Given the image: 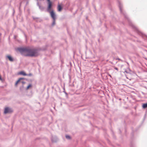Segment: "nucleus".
I'll return each mask as SVG.
<instances>
[{
  "mask_svg": "<svg viewBox=\"0 0 147 147\" xmlns=\"http://www.w3.org/2000/svg\"><path fill=\"white\" fill-rule=\"evenodd\" d=\"M118 3L120 12L122 14L124 15L125 18L128 22L129 25L134 30L137 34L141 36L142 38L144 37V36H146L147 37V36L140 31L131 22L130 20L129 19L126 12L122 9L123 5L121 2L118 0Z\"/></svg>",
  "mask_w": 147,
  "mask_h": 147,
  "instance_id": "obj_1",
  "label": "nucleus"
},
{
  "mask_svg": "<svg viewBox=\"0 0 147 147\" xmlns=\"http://www.w3.org/2000/svg\"><path fill=\"white\" fill-rule=\"evenodd\" d=\"M18 50L20 53L27 52L28 53L25 55L26 56L31 57H36L38 55V50L36 49H31L26 47H20L18 48Z\"/></svg>",
  "mask_w": 147,
  "mask_h": 147,
  "instance_id": "obj_2",
  "label": "nucleus"
},
{
  "mask_svg": "<svg viewBox=\"0 0 147 147\" xmlns=\"http://www.w3.org/2000/svg\"><path fill=\"white\" fill-rule=\"evenodd\" d=\"M13 110L12 108L7 107L5 108L4 113L5 114L7 113H10L13 112Z\"/></svg>",
  "mask_w": 147,
  "mask_h": 147,
  "instance_id": "obj_3",
  "label": "nucleus"
},
{
  "mask_svg": "<svg viewBox=\"0 0 147 147\" xmlns=\"http://www.w3.org/2000/svg\"><path fill=\"white\" fill-rule=\"evenodd\" d=\"M51 8L50 9H49V10H48L47 8V11L48 12L50 13L51 15V16L52 18L53 19V20H55L56 19V16L53 10H52L51 11H50Z\"/></svg>",
  "mask_w": 147,
  "mask_h": 147,
  "instance_id": "obj_4",
  "label": "nucleus"
},
{
  "mask_svg": "<svg viewBox=\"0 0 147 147\" xmlns=\"http://www.w3.org/2000/svg\"><path fill=\"white\" fill-rule=\"evenodd\" d=\"M6 59H8L10 61L12 62L14 61V59L13 57L10 55H7L5 56Z\"/></svg>",
  "mask_w": 147,
  "mask_h": 147,
  "instance_id": "obj_5",
  "label": "nucleus"
},
{
  "mask_svg": "<svg viewBox=\"0 0 147 147\" xmlns=\"http://www.w3.org/2000/svg\"><path fill=\"white\" fill-rule=\"evenodd\" d=\"M51 141L53 142H56L58 140V138L56 136H52L51 138Z\"/></svg>",
  "mask_w": 147,
  "mask_h": 147,
  "instance_id": "obj_6",
  "label": "nucleus"
},
{
  "mask_svg": "<svg viewBox=\"0 0 147 147\" xmlns=\"http://www.w3.org/2000/svg\"><path fill=\"white\" fill-rule=\"evenodd\" d=\"M37 5L39 9L41 11H44V8L43 6H41L39 4L38 2H37Z\"/></svg>",
  "mask_w": 147,
  "mask_h": 147,
  "instance_id": "obj_7",
  "label": "nucleus"
},
{
  "mask_svg": "<svg viewBox=\"0 0 147 147\" xmlns=\"http://www.w3.org/2000/svg\"><path fill=\"white\" fill-rule=\"evenodd\" d=\"M24 79V78H20L15 83V85H16L20 82H21V80Z\"/></svg>",
  "mask_w": 147,
  "mask_h": 147,
  "instance_id": "obj_8",
  "label": "nucleus"
},
{
  "mask_svg": "<svg viewBox=\"0 0 147 147\" xmlns=\"http://www.w3.org/2000/svg\"><path fill=\"white\" fill-rule=\"evenodd\" d=\"M24 79V78H20L15 83V85H16L20 82H21V80Z\"/></svg>",
  "mask_w": 147,
  "mask_h": 147,
  "instance_id": "obj_9",
  "label": "nucleus"
},
{
  "mask_svg": "<svg viewBox=\"0 0 147 147\" xmlns=\"http://www.w3.org/2000/svg\"><path fill=\"white\" fill-rule=\"evenodd\" d=\"M24 79V78H20L15 83V85H16L20 82H21V80Z\"/></svg>",
  "mask_w": 147,
  "mask_h": 147,
  "instance_id": "obj_10",
  "label": "nucleus"
},
{
  "mask_svg": "<svg viewBox=\"0 0 147 147\" xmlns=\"http://www.w3.org/2000/svg\"><path fill=\"white\" fill-rule=\"evenodd\" d=\"M57 8L58 11H60L62 9L63 7L61 5H59L57 6Z\"/></svg>",
  "mask_w": 147,
  "mask_h": 147,
  "instance_id": "obj_11",
  "label": "nucleus"
},
{
  "mask_svg": "<svg viewBox=\"0 0 147 147\" xmlns=\"http://www.w3.org/2000/svg\"><path fill=\"white\" fill-rule=\"evenodd\" d=\"M19 74L22 75L24 76H26L27 75V74L25 73V72L24 71H21L19 72Z\"/></svg>",
  "mask_w": 147,
  "mask_h": 147,
  "instance_id": "obj_12",
  "label": "nucleus"
},
{
  "mask_svg": "<svg viewBox=\"0 0 147 147\" xmlns=\"http://www.w3.org/2000/svg\"><path fill=\"white\" fill-rule=\"evenodd\" d=\"M142 107L143 109H145L147 108V103L143 104Z\"/></svg>",
  "mask_w": 147,
  "mask_h": 147,
  "instance_id": "obj_13",
  "label": "nucleus"
},
{
  "mask_svg": "<svg viewBox=\"0 0 147 147\" xmlns=\"http://www.w3.org/2000/svg\"><path fill=\"white\" fill-rule=\"evenodd\" d=\"M66 138L68 140H70L71 139V137L68 135H66L65 136Z\"/></svg>",
  "mask_w": 147,
  "mask_h": 147,
  "instance_id": "obj_14",
  "label": "nucleus"
},
{
  "mask_svg": "<svg viewBox=\"0 0 147 147\" xmlns=\"http://www.w3.org/2000/svg\"><path fill=\"white\" fill-rule=\"evenodd\" d=\"M32 86V85L31 84H30L29 85L27 86L26 88V90H28V89L29 88L31 87Z\"/></svg>",
  "mask_w": 147,
  "mask_h": 147,
  "instance_id": "obj_15",
  "label": "nucleus"
},
{
  "mask_svg": "<svg viewBox=\"0 0 147 147\" xmlns=\"http://www.w3.org/2000/svg\"><path fill=\"white\" fill-rule=\"evenodd\" d=\"M53 21L52 24V26H53L55 24V20H53Z\"/></svg>",
  "mask_w": 147,
  "mask_h": 147,
  "instance_id": "obj_16",
  "label": "nucleus"
},
{
  "mask_svg": "<svg viewBox=\"0 0 147 147\" xmlns=\"http://www.w3.org/2000/svg\"><path fill=\"white\" fill-rule=\"evenodd\" d=\"M24 88V85H22V86H21L20 88V90L21 91L22 90H23Z\"/></svg>",
  "mask_w": 147,
  "mask_h": 147,
  "instance_id": "obj_17",
  "label": "nucleus"
},
{
  "mask_svg": "<svg viewBox=\"0 0 147 147\" xmlns=\"http://www.w3.org/2000/svg\"><path fill=\"white\" fill-rule=\"evenodd\" d=\"M32 75V74L31 73H29V74H27V75L26 76H31Z\"/></svg>",
  "mask_w": 147,
  "mask_h": 147,
  "instance_id": "obj_18",
  "label": "nucleus"
},
{
  "mask_svg": "<svg viewBox=\"0 0 147 147\" xmlns=\"http://www.w3.org/2000/svg\"><path fill=\"white\" fill-rule=\"evenodd\" d=\"M21 82L22 83V85H24V84L26 83V82L24 81H21Z\"/></svg>",
  "mask_w": 147,
  "mask_h": 147,
  "instance_id": "obj_19",
  "label": "nucleus"
},
{
  "mask_svg": "<svg viewBox=\"0 0 147 147\" xmlns=\"http://www.w3.org/2000/svg\"><path fill=\"white\" fill-rule=\"evenodd\" d=\"M32 18H33V19L34 20H36V19H38V18H37V17H34L33 16L32 17Z\"/></svg>",
  "mask_w": 147,
  "mask_h": 147,
  "instance_id": "obj_20",
  "label": "nucleus"
},
{
  "mask_svg": "<svg viewBox=\"0 0 147 147\" xmlns=\"http://www.w3.org/2000/svg\"><path fill=\"white\" fill-rule=\"evenodd\" d=\"M116 60H119V61H122V60H121L119 58H116Z\"/></svg>",
  "mask_w": 147,
  "mask_h": 147,
  "instance_id": "obj_21",
  "label": "nucleus"
},
{
  "mask_svg": "<svg viewBox=\"0 0 147 147\" xmlns=\"http://www.w3.org/2000/svg\"><path fill=\"white\" fill-rule=\"evenodd\" d=\"M114 68L115 70H116L117 71H118V68L117 67H115V68Z\"/></svg>",
  "mask_w": 147,
  "mask_h": 147,
  "instance_id": "obj_22",
  "label": "nucleus"
},
{
  "mask_svg": "<svg viewBox=\"0 0 147 147\" xmlns=\"http://www.w3.org/2000/svg\"><path fill=\"white\" fill-rule=\"evenodd\" d=\"M64 91H63V92L65 93V94H67V93L64 91L65 90V88H64Z\"/></svg>",
  "mask_w": 147,
  "mask_h": 147,
  "instance_id": "obj_23",
  "label": "nucleus"
},
{
  "mask_svg": "<svg viewBox=\"0 0 147 147\" xmlns=\"http://www.w3.org/2000/svg\"><path fill=\"white\" fill-rule=\"evenodd\" d=\"M146 114L145 115H144V121L145 119V117H146Z\"/></svg>",
  "mask_w": 147,
  "mask_h": 147,
  "instance_id": "obj_24",
  "label": "nucleus"
},
{
  "mask_svg": "<svg viewBox=\"0 0 147 147\" xmlns=\"http://www.w3.org/2000/svg\"><path fill=\"white\" fill-rule=\"evenodd\" d=\"M125 72L126 73H128L129 72H128L127 70H125Z\"/></svg>",
  "mask_w": 147,
  "mask_h": 147,
  "instance_id": "obj_25",
  "label": "nucleus"
},
{
  "mask_svg": "<svg viewBox=\"0 0 147 147\" xmlns=\"http://www.w3.org/2000/svg\"><path fill=\"white\" fill-rule=\"evenodd\" d=\"M131 147H134L133 145L132 144V143L131 144Z\"/></svg>",
  "mask_w": 147,
  "mask_h": 147,
  "instance_id": "obj_26",
  "label": "nucleus"
},
{
  "mask_svg": "<svg viewBox=\"0 0 147 147\" xmlns=\"http://www.w3.org/2000/svg\"><path fill=\"white\" fill-rule=\"evenodd\" d=\"M108 76H109L111 78L112 77L111 76L110 74H109Z\"/></svg>",
  "mask_w": 147,
  "mask_h": 147,
  "instance_id": "obj_27",
  "label": "nucleus"
},
{
  "mask_svg": "<svg viewBox=\"0 0 147 147\" xmlns=\"http://www.w3.org/2000/svg\"><path fill=\"white\" fill-rule=\"evenodd\" d=\"M131 135L132 136H133V132H132L131 134Z\"/></svg>",
  "mask_w": 147,
  "mask_h": 147,
  "instance_id": "obj_28",
  "label": "nucleus"
},
{
  "mask_svg": "<svg viewBox=\"0 0 147 147\" xmlns=\"http://www.w3.org/2000/svg\"><path fill=\"white\" fill-rule=\"evenodd\" d=\"M0 80H2V78H1V77L0 75Z\"/></svg>",
  "mask_w": 147,
  "mask_h": 147,
  "instance_id": "obj_29",
  "label": "nucleus"
},
{
  "mask_svg": "<svg viewBox=\"0 0 147 147\" xmlns=\"http://www.w3.org/2000/svg\"><path fill=\"white\" fill-rule=\"evenodd\" d=\"M21 3H20V5H21Z\"/></svg>",
  "mask_w": 147,
  "mask_h": 147,
  "instance_id": "obj_30",
  "label": "nucleus"
},
{
  "mask_svg": "<svg viewBox=\"0 0 147 147\" xmlns=\"http://www.w3.org/2000/svg\"><path fill=\"white\" fill-rule=\"evenodd\" d=\"M119 130H120V133H121V131H120V129H119Z\"/></svg>",
  "mask_w": 147,
  "mask_h": 147,
  "instance_id": "obj_31",
  "label": "nucleus"
},
{
  "mask_svg": "<svg viewBox=\"0 0 147 147\" xmlns=\"http://www.w3.org/2000/svg\"><path fill=\"white\" fill-rule=\"evenodd\" d=\"M36 22H38V21L37 20H36Z\"/></svg>",
  "mask_w": 147,
  "mask_h": 147,
  "instance_id": "obj_32",
  "label": "nucleus"
},
{
  "mask_svg": "<svg viewBox=\"0 0 147 147\" xmlns=\"http://www.w3.org/2000/svg\"><path fill=\"white\" fill-rule=\"evenodd\" d=\"M25 36L26 37V35H25Z\"/></svg>",
  "mask_w": 147,
  "mask_h": 147,
  "instance_id": "obj_33",
  "label": "nucleus"
}]
</instances>
